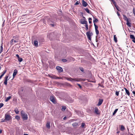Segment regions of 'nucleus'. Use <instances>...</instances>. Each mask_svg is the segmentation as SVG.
<instances>
[{"mask_svg": "<svg viewBox=\"0 0 135 135\" xmlns=\"http://www.w3.org/2000/svg\"><path fill=\"white\" fill-rule=\"evenodd\" d=\"M127 131H128V133H129V128H127Z\"/></svg>", "mask_w": 135, "mask_h": 135, "instance_id": "0e129e2a", "label": "nucleus"}, {"mask_svg": "<svg viewBox=\"0 0 135 135\" xmlns=\"http://www.w3.org/2000/svg\"><path fill=\"white\" fill-rule=\"evenodd\" d=\"M126 23V25L129 27L131 26V23L129 22V21H128Z\"/></svg>", "mask_w": 135, "mask_h": 135, "instance_id": "412c9836", "label": "nucleus"}, {"mask_svg": "<svg viewBox=\"0 0 135 135\" xmlns=\"http://www.w3.org/2000/svg\"><path fill=\"white\" fill-rule=\"evenodd\" d=\"M130 37L131 38L133 39L134 38V37L133 35H130Z\"/></svg>", "mask_w": 135, "mask_h": 135, "instance_id": "a878e982", "label": "nucleus"}, {"mask_svg": "<svg viewBox=\"0 0 135 135\" xmlns=\"http://www.w3.org/2000/svg\"><path fill=\"white\" fill-rule=\"evenodd\" d=\"M21 115L23 120H26L28 119L27 115L23 111H21Z\"/></svg>", "mask_w": 135, "mask_h": 135, "instance_id": "f257e3e1", "label": "nucleus"}, {"mask_svg": "<svg viewBox=\"0 0 135 135\" xmlns=\"http://www.w3.org/2000/svg\"><path fill=\"white\" fill-rule=\"evenodd\" d=\"M56 69L59 71V72H62L63 71L62 68L59 66H57L56 67Z\"/></svg>", "mask_w": 135, "mask_h": 135, "instance_id": "20e7f679", "label": "nucleus"}, {"mask_svg": "<svg viewBox=\"0 0 135 135\" xmlns=\"http://www.w3.org/2000/svg\"><path fill=\"white\" fill-rule=\"evenodd\" d=\"M85 10L87 13H89V11L88 9L87 8H85Z\"/></svg>", "mask_w": 135, "mask_h": 135, "instance_id": "e433bc0d", "label": "nucleus"}, {"mask_svg": "<svg viewBox=\"0 0 135 135\" xmlns=\"http://www.w3.org/2000/svg\"><path fill=\"white\" fill-rule=\"evenodd\" d=\"M86 35L90 41L91 40V36L93 35V33L92 32L90 31H88L86 33Z\"/></svg>", "mask_w": 135, "mask_h": 135, "instance_id": "7ed1b4c3", "label": "nucleus"}, {"mask_svg": "<svg viewBox=\"0 0 135 135\" xmlns=\"http://www.w3.org/2000/svg\"><path fill=\"white\" fill-rule=\"evenodd\" d=\"M66 109V107L65 106H62V111L65 110Z\"/></svg>", "mask_w": 135, "mask_h": 135, "instance_id": "c85d7f7f", "label": "nucleus"}, {"mask_svg": "<svg viewBox=\"0 0 135 135\" xmlns=\"http://www.w3.org/2000/svg\"><path fill=\"white\" fill-rule=\"evenodd\" d=\"M117 14L118 16L119 17L120 16V14L118 12V11L117 12Z\"/></svg>", "mask_w": 135, "mask_h": 135, "instance_id": "4d7b16f0", "label": "nucleus"}, {"mask_svg": "<svg viewBox=\"0 0 135 135\" xmlns=\"http://www.w3.org/2000/svg\"><path fill=\"white\" fill-rule=\"evenodd\" d=\"M132 41L133 42L135 43V37H134V39H133Z\"/></svg>", "mask_w": 135, "mask_h": 135, "instance_id": "6e6d98bb", "label": "nucleus"}, {"mask_svg": "<svg viewBox=\"0 0 135 135\" xmlns=\"http://www.w3.org/2000/svg\"><path fill=\"white\" fill-rule=\"evenodd\" d=\"M78 125V123L76 122H75L72 124V125L73 127H75Z\"/></svg>", "mask_w": 135, "mask_h": 135, "instance_id": "bb28decb", "label": "nucleus"}, {"mask_svg": "<svg viewBox=\"0 0 135 135\" xmlns=\"http://www.w3.org/2000/svg\"><path fill=\"white\" fill-rule=\"evenodd\" d=\"M118 109H116L114 110V112H113V115H114L116 113V112H117L118 111Z\"/></svg>", "mask_w": 135, "mask_h": 135, "instance_id": "5701e85b", "label": "nucleus"}, {"mask_svg": "<svg viewBox=\"0 0 135 135\" xmlns=\"http://www.w3.org/2000/svg\"><path fill=\"white\" fill-rule=\"evenodd\" d=\"M15 118L18 120L20 119V117L18 115H16L15 116Z\"/></svg>", "mask_w": 135, "mask_h": 135, "instance_id": "c9c22d12", "label": "nucleus"}, {"mask_svg": "<svg viewBox=\"0 0 135 135\" xmlns=\"http://www.w3.org/2000/svg\"><path fill=\"white\" fill-rule=\"evenodd\" d=\"M89 23H91V22L90 21H89Z\"/></svg>", "mask_w": 135, "mask_h": 135, "instance_id": "69168bd1", "label": "nucleus"}, {"mask_svg": "<svg viewBox=\"0 0 135 135\" xmlns=\"http://www.w3.org/2000/svg\"><path fill=\"white\" fill-rule=\"evenodd\" d=\"M13 41L15 43H17V42H18L17 41H16V40H14Z\"/></svg>", "mask_w": 135, "mask_h": 135, "instance_id": "e2e57ef3", "label": "nucleus"}, {"mask_svg": "<svg viewBox=\"0 0 135 135\" xmlns=\"http://www.w3.org/2000/svg\"><path fill=\"white\" fill-rule=\"evenodd\" d=\"M82 4L83 6L84 7H86L87 5V3L83 0V1Z\"/></svg>", "mask_w": 135, "mask_h": 135, "instance_id": "2eb2a0df", "label": "nucleus"}, {"mask_svg": "<svg viewBox=\"0 0 135 135\" xmlns=\"http://www.w3.org/2000/svg\"><path fill=\"white\" fill-rule=\"evenodd\" d=\"M133 12L134 16H135V10H134V8H133Z\"/></svg>", "mask_w": 135, "mask_h": 135, "instance_id": "3c124183", "label": "nucleus"}, {"mask_svg": "<svg viewBox=\"0 0 135 135\" xmlns=\"http://www.w3.org/2000/svg\"><path fill=\"white\" fill-rule=\"evenodd\" d=\"M1 122H6V120H5L4 118V119H2L1 120Z\"/></svg>", "mask_w": 135, "mask_h": 135, "instance_id": "a19ab883", "label": "nucleus"}, {"mask_svg": "<svg viewBox=\"0 0 135 135\" xmlns=\"http://www.w3.org/2000/svg\"><path fill=\"white\" fill-rule=\"evenodd\" d=\"M77 84L78 85V86L79 87V88H81V86L80 85V84Z\"/></svg>", "mask_w": 135, "mask_h": 135, "instance_id": "8fccbe9b", "label": "nucleus"}, {"mask_svg": "<svg viewBox=\"0 0 135 135\" xmlns=\"http://www.w3.org/2000/svg\"><path fill=\"white\" fill-rule=\"evenodd\" d=\"M120 132V131H117V133H119Z\"/></svg>", "mask_w": 135, "mask_h": 135, "instance_id": "338daca9", "label": "nucleus"}, {"mask_svg": "<svg viewBox=\"0 0 135 135\" xmlns=\"http://www.w3.org/2000/svg\"><path fill=\"white\" fill-rule=\"evenodd\" d=\"M16 56L17 58L18 59L20 57L19 55L18 54H16Z\"/></svg>", "mask_w": 135, "mask_h": 135, "instance_id": "864d4df0", "label": "nucleus"}, {"mask_svg": "<svg viewBox=\"0 0 135 135\" xmlns=\"http://www.w3.org/2000/svg\"><path fill=\"white\" fill-rule=\"evenodd\" d=\"M73 100H72V99H71L70 100V101H69V102L70 103H72L73 102Z\"/></svg>", "mask_w": 135, "mask_h": 135, "instance_id": "603ef678", "label": "nucleus"}, {"mask_svg": "<svg viewBox=\"0 0 135 135\" xmlns=\"http://www.w3.org/2000/svg\"><path fill=\"white\" fill-rule=\"evenodd\" d=\"M8 75L6 76L5 77V78H4V79H5L4 80L7 81H8Z\"/></svg>", "mask_w": 135, "mask_h": 135, "instance_id": "72a5a7b5", "label": "nucleus"}, {"mask_svg": "<svg viewBox=\"0 0 135 135\" xmlns=\"http://www.w3.org/2000/svg\"><path fill=\"white\" fill-rule=\"evenodd\" d=\"M22 59L21 57H20L18 59V60L19 62H21L22 61Z\"/></svg>", "mask_w": 135, "mask_h": 135, "instance_id": "473e14b6", "label": "nucleus"}, {"mask_svg": "<svg viewBox=\"0 0 135 135\" xmlns=\"http://www.w3.org/2000/svg\"><path fill=\"white\" fill-rule=\"evenodd\" d=\"M94 112L95 114L97 115H99L100 114V113L97 107H95V108Z\"/></svg>", "mask_w": 135, "mask_h": 135, "instance_id": "423d86ee", "label": "nucleus"}, {"mask_svg": "<svg viewBox=\"0 0 135 135\" xmlns=\"http://www.w3.org/2000/svg\"><path fill=\"white\" fill-rule=\"evenodd\" d=\"M79 69L82 72H83L84 70L83 68L82 67H80L79 68Z\"/></svg>", "mask_w": 135, "mask_h": 135, "instance_id": "37998d69", "label": "nucleus"}, {"mask_svg": "<svg viewBox=\"0 0 135 135\" xmlns=\"http://www.w3.org/2000/svg\"><path fill=\"white\" fill-rule=\"evenodd\" d=\"M116 8V9L117 10H118V11H119V10L118 9V6H117V5L115 6Z\"/></svg>", "mask_w": 135, "mask_h": 135, "instance_id": "09e8293b", "label": "nucleus"}, {"mask_svg": "<svg viewBox=\"0 0 135 135\" xmlns=\"http://www.w3.org/2000/svg\"><path fill=\"white\" fill-rule=\"evenodd\" d=\"M3 105V103H0V108H1L2 107Z\"/></svg>", "mask_w": 135, "mask_h": 135, "instance_id": "49530a36", "label": "nucleus"}, {"mask_svg": "<svg viewBox=\"0 0 135 135\" xmlns=\"http://www.w3.org/2000/svg\"><path fill=\"white\" fill-rule=\"evenodd\" d=\"M15 113L16 114H18V113H19V111H18V110L17 109H15Z\"/></svg>", "mask_w": 135, "mask_h": 135, "instance_id": "ea45409f", "label": "nucleus"}, {"mask_svg": "<svg viewBox=\"0 0 135 135\" xmlns=\"http://www.w3.org/2000/svg\"><path fill=\"white\" fill-rule=\"evenodd\" d=\"M50 100L53 103H56V102L55 101V99L54 98V97L53 96H51L50 97Z\"/></svg>", "mask_w": 135, "mask_h": 135, "instance_id": "0eeeda50", "label": "nucleus"}, {"mask_svg": "<svg viewBox=\"0 0 135 135\" xmlns=\"http://www.w3.org/2000/svg\"><path fill=\"white\" fill-rule=\"evenodd\" d=\"M17 72V70L15 69L14 70L13 74V78L15 77L16 75Z\"/></svg>", "mask_w": 135, "mask_h": 135, "instance_id": "9d476101", "label": "nucleus"}, {"mask_svg": "<svg viewBox=\"0 0 135 135\" xmlns=\"http://www.w3.org/2000/svg\"><path fill=\"white\" fill-rule=\"evenodd\" d=\"M83 20H86V18H85L84 17V16H83Z\"/></svg>", "mask_w": 135, "mask_h": 135, "instance_id": "13d9d810", "label": "nucleus"}, {"mask_svg": "<svg viewBox=\"0 0 135 135\" xmlns=\"http://www.w3.org/2000/svg\"><path fill=\"white\" fill-rule=\"evenodd\" d=\"M3 43H2L1 44V46H0V54L3 51Z\"/></svg>", "mask_w": 135, "mask_h": 135, "instance_id": "f3484780", "label": "nucleus"}, {"mask_svg": "<svg viewBox=\"0 0 135 135\" xmlns=\"http://www.w3.org/2000/svg\"><path fill=\"white\" fill-rule=\"evenodd\" d=\"M52 22V23H50L49 24L51 25L52 27H53L54 26L55 24V23H54V22Z\"/></svg>", "mask_w": 135, "mask_h": 135, "instance_id": "cd10ccee", "label": "nucleus"}, {"mask_svg": "<svg viewBox=\"0 0 135 135\" xmlns=\"http://www.w3.org/2000/svg\"><path fill=\"white\" fill-rule=\"evenodd\" d=\"M13 39H12L10 41V44L11 45H13Z\"/></svg>", "mask_w": 135, "mask_h": 135, "instance_id": "2f4dec72", "label": "nucleus"}, {"mask_svg": "<svg viewBox=\"0 0 135 135\" xmlns=\"http://www.w3.org/2000/svg\"><path fill=\"white\" fill-rule=\"evenodd\" d=\"M11 97L10 96H9L8 97H7L5 100V101L6 102H7L11 98Z\"/></svg>", "mask_w": 135, "mask_h": 135, "instance_id": "aec40b11", "label": "nucleus"}, {"mask_svg": "<svg viewBox=\"0 0 135 135\" xmlns=\"http://www.w3.org/2000/svg\"><path fill=\"white\" fill-rule=\"evenodd\" d=\"M112 1V2L113 3L114 5L115 6L117 5L116 3V2H115L114 1V0H111Z\"/></svg>", "mask_w": 135, "mask_h": 135, "instance_id": "7c9ffc66", "label": "nucleus"}, {"mask_svg": "<svg viewBox=\"0 0 135 135\" xmlns=\"http://www.w3.org/2000/svg\"><path fill=\"white\" fill-rule=\"evenodd\" d=\"M98 21V20L96 18H95V19H94L93 20V23H94H94H95V22H96Z\"/></svg>", "mask_w": 135, "mask_h": 135, "instance_id": "c756f323", "label": "nucleus"}, {"mask_svg": "<svg viewBox=\"0 0 135 135\" xmlns=\"http://www.w3.org/2000/svg\"><path fill=\"white\" fill-rule=\"evenodd\" d=\"M123 18L126 21H128V19L127 18L125 15H123Z\"/></svg>", "mask_w": 135, "mask_h": 135, "instance_id": "a211bd4d", "label": "nucleus"}, {"mask_svg": "<svg viewBox=\"0 0 135 135\" xmlns=\"http://www.w3.org/2000/svg\"><path fill=\"white\" fill-rule=\"evenodd\" d=\"M62 61L63 62H66L67 61V60L66 59H62Z\"/></svg>", "mask_w": 135, "mask_h": 135, "instance_id": "58836bf2", "label": "nucleus"}, {"mask_svg": "<svg viewBox=\"0 0 135 135\" xmlns=\"http://www.w3.org/2000/svg\"><path fill=\"white\" fill-rule=\"evenodd\" d=\"M24 135H28V134H24Z\"/></svg>", "mask_w": 135, "mask_h": 135, "instance_id": "774afa93", "label": "nucleus"}, {"mask_svg": "<svg viewBox=\"0 0 135 135\" xmlns=\"http://www.w3.org/2000/svg\"><path fill=\"white\" fill-rule=\"evenodd\" d=\"M88 20L89 21H90L92 20V19L91 18H89Z\"/></svg>", "mask_w": 135, "mask_h": 135, "instance_id": "052dcab7", "label": "nucleus"}, {"mask_svg": "<svg viewBox=\"0 0 135 135\" xmlns=\"http://www.w3.org/2000/svg\"><path fill=\"white\" fill-rule=\"evenodd\" d=\"M7 81L4 80V84L5 85H7Z\"/></svg>", "mask_w": 135, "mask_h": 135, "instance_id": "de8ad7c7", "label": "nucleus"}, {"mask_svg": "<svg viewBox=\"0 0 135 135\" xmlns=\"http://www.w3.org/2000/svg\"><path fill=\"white\" fill-rule=\"evenodd\" d=\"M4 119L6 122L9 121L12 119L11 116L8 114L6 113L4 115Z\"/></svg>", "mask_w": 135, "mask_h": 135, "instance_id": "f03ea898", "label": "nucleus"}, {"mask_svg": "<svg viewBox=\"0 0 135 135\" xmlns=\"http://www.w3.org/2000/svg\"><path fill=\"white\" fill-rule=\"evenodd\" d=\"M124 89L125 90L126 94H127L128 96H129L130 95V94L128 90L125 88H124Z\"/></svg>", "mask_w": 135, "mask_h": 135, "instance_id": "4468645a", "label": "nucleus"}, {"mask_svg": "<svg viewBox=\"0 0 135 135\" xmlns=\"http://www.w3.org/2000/svg\"><path fill=\"white\" fill-rule=\"evenodd\" d=\"M6 70H4L3 71V72L2 73V74L0 76V79L2 78V77L6 73Z\"/></svg>", "mask_w": 135, "mask_h": 135, "instance_id": "6ab92c4d", "label": "nucleus"}, {"mask_svg": "<svg viewBox=\"0 0 135 135\" xmlns=\"http://www.w3.org/2000/svg\"><path fill=\"white\" fill-rule=\"evenodd\" d=\"M46 127L48 129L50 128V122H47L46 124Z\"/></svg>", "mask_w": 135, "mask_h": 135, "instance_id": "dca6fc26", "label": "nucleus"}, {"mask_svg": "<svg viewBox=\"0 0 135 135\" xmlns=\"http://www.w3.org/2000/svg\"><path fill=\"white\" fill-rule=\"evenodd\" d=\"M81 80V79L75 78V79H74V82L75 81L78 82V81H80Z\"/></svg>", "mask_w": 135, "mask_h": 135, "instance_id": "b1692460", "label": "nucleus"}, {"mask_svg": "<svg viewBox=\"0 0 135 135\" xmlns=\"http://www.w3.org/2000/svg\"><path fill=\"white\" fill-rule=\"evenodd\" d=\"M99 85L101 86V87L102 88H103L104 87L103 85H100L99 84Z\"/></svg>", "mask_w": 135, "mask_h": 135, "instance_id": "bf43d9fd", "label": "nucleus"}, {"mask_svg": "<svg viewBox=\"0 0 135 135\" xmlns=\"http://www.w3.org/2000/svg\"><path fill=\"white\" fill-rule=\"evenodd\" d=\"M80 23L82 24L85 25L87 23V22L86 20H83V19H81L80 20Z\"/></svg>", "mask_w": 135, "mask_h": 135, "instance_id": "6e6552de", "label": "nucleus"}, {"mask_svg": "<svg viewBox=\"0 0 135 135\" xmlns=\"http://www.w3.org/2000/svg\"><path fill=\"white\" fill-rule=\"evenodd\" d=\"M103 101V99H99V102L98 104H97V105L98 106H100L102 104Z\"/></svg>", "mask_w": 135, "mask_h": 135, "instance_id": "39448f33", "label": "nucleus"}, {"mask_svg": "<svg viewBox=\"0 0 135 135\" xmlns=\"http://www.w3.org/2000/svg\"><path fill=\"white\" fill-rule=\"evenodd\" d=\"M115 95L117 96H118L119 94V91H115Z\"/></svg>", "mask_w": 135, "mask_h": 135, "instance_id": "c03bdc74", "label": "nucleus"}, {"mask_svg": "<svg viewBox=\"0 0 135 135\" xmlns=\"http://www.w3.org/2000/svg\"><path fill=\"white\" fill-rule=\"evenodd\" d=\"M49 76L53 79H57V78H56V76L55 75H49Z\"/></svg>", "mask_w": 135, "mask_h": 135, "instance_id": "f8f14e48", "label": "nucleus"}, {"mask_svg": "<svg viewBox=\"0 0 135 135\" xmlns=\"http://www.w3.org/2000/svg\"><path fill=\"white\" fill-rule=\"evenodd\" d=\"M79 2L77 1L75 4V5H77L79 4Z\"/></svg>", "mask_w": 135, "mask_h": 135, "instance_id": "5fc2aeb1", "label": "nucleus"}, {"mask_svg": "<svg viewBox=\"0 0 135 135\" xmlns=\"http://www.w3.org/2000/svg\"><path fill=\"white\" fill-rule=\"evenodd\" d=\"M85 125V124L84 123H82L81 125L82 128H83Z\"/></svg>", "mask_w": 135, "mask_h": 135, "instance_id": "a18cd8bd", "label": "nucleus"}, {"mask_svg": "<svg viewBox=\"0 0 135 135\" xmlns=\"http://www.w3.org/2000/svg\"><path fill=\"white\" fill-rule=\"evenodd\" d=\"M15 13H16V11H17V12H16L17 13H18V12H20L19 10L18 9H15Z\"/></svg>", "mask_w": 135, "mask_h": 135, "instance_id": "79ce46f5", "label": "nucleus"}, {"mask_svg": "<svg viewBox=\"0 0 135 135\" xmlns=\"http://www.w3.org/2000/svg\"><path fill=\"white\" fill-rule=\"evenodd\" d=\"M38 42L36 40H35L33 42L34 45L36 47L38 46Z\"/></svg>", "mask_w": 135, "mask_h": 135, "instance_id": "ddd939ff", "label": "nucleus"}, {"mask_svg": "<svg viewBox=\"0 0 135 135\" xmlns=\"http://www.w3.org/2000/svg\"><path fill=\"white\" fill-rule=\"evenodd\" d=\"M95 31L96 32V34L97 36H96V38L98 36V34H99V32L98 30H95Z\"/></svg>", "mask_w": 135, "mask_h": 135, "instance_id": "393cba45", "label": "nucleus"}, {"mask_svg": "<svg viewBox=\"0 0 135 135\" xmlns=\"http://www.w3.org/2000/svg\"><path fill=\"white\" fill-rule=\"evenodd\" d=\"M94 26H95V30H97L98 29V27L95 24V23H94Z\"/></svg>", "mask_w": 135, "mask_h": 135, "instance_id": "4c0bfd02", "label": "nucleus"}, {"mask_svg": "<svg viewBox=\"0 0 135 135\" xmlns=\"http://www.w3.org/2000/svg\"><path fill=\"white\" fill-rule=\"evenodd\" d=\"M85 26L86 27V30H88V27L87 23L85 25Z\"/></svg>", "mask_w": 135, "mask_h": 135, "instance_id": "f704fd0d", "label": "nucleus"}, {"mask_svg": "<svg viewBox=\"0 0 135 135\" xmlns=\"http://www.w3.org/2000/svg\"><path fill=\"white\" fill-rule=\"evenodd\" d=\"M66 79L67 80L70 81L72 82H74V79H73L71 77L66 78Z\"/></svg>", "mask_w": 135, "mask_h": 135, "instance_id": "1a4fd4ad", "label": "nucleus"}, {"mask_svg": "<svg viewBox=\"0 0 135 135\" xmlns=\"http://www.w3.org/2000/svg\"><path fill=\"white\" fill-rule=\"evenodd\" d=\"M120 129L121 131H123L125 130V128L123 125H120Z\"/></svg>", "mask_w": 135, "mask_h": 135, "instance_id": "9b49d317", "label": "nucleus"}, {"mask_svg": "<svg viewBox=\"0 0 135 135\" xmlns=\"http://www.w3.org/2000/svg\"><path fill=\"white\" fill-rule=\"evenodd\" d=\"M132 93L134 94L135 95V91H133Z\"/></svg>", "mask_w": 135, "mask_h": 135, "instance_id": "680f3d73", "label": "nucleus"}, {"mask_svg": "<svg viewBox=\"0 0 135 135\" xmlns=\"http://www.w3.org/2000/svg\"><path fill=\"white\" fill-rule=\"evenodd\" d=\"M114 41L115 42H117V38L116 36V35H114Z\"/></svg>", "mask_w": 135, "mask_h": 135, "instance_id": "4be33fe9", "label": "nucleus"}]
</instances>
